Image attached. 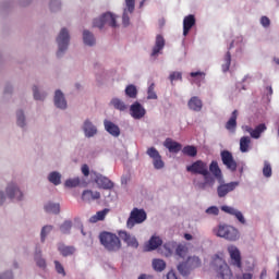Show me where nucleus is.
Listing matches in <instances>:
<instances>
[{
    "label": "nucleus",
    "instance_id": "nucleus-21",
    "mask_svg": "<svg viewBox=\"0 0 279 279\" xmlns=\"http://www.w3.org/2000/svg\"><path fill=\"white\" fill-rule=\"evenodd\" d=\"M162 49H165V37H162V35H157L155 46L153 47V51L150 53L151 58H155V56L160 53Z\"/></svg>",
    "mask_w": 279,
    "mask_h": 279
},
{
    "label": "nucleus",
    "instance_id": "nucleus-41",
    "mask_svg": "<svg viewBox=\"0 0 279 279\" xmlns=\"http://www.w3.org/2000/svg\"><path fill=\"white\" fill-rule=\"evenodd\" d=\"M112 106L116 108V110H120L121 112H123L124 110L128 109V106H125V102H123L121 99L119 98H113L111 100Z\"/></svg>",
    "mask_w": 279,
    "mask_h": 279
},
{
    "label": "nucleus",
    "instance_id": "nucleus-59",
    "mask_svg": "<svg viewBox=\"0 0 279 279\" xmlns=\"http://www.w3.org/2000/svg\"><path fill=\"white\" fill-rule=\"evenodd\" d=\"M190 75L192 77H201L202 80H204V77H206V73L201 72V71H198V72H191Z\"/></svg>",
    "mask_w": 279,
    "mask_h": 279
},
{
    "label": "nucleus",
    "instance_id": "nucleus-17",
    "mask_svg": "<svg viewBox=\"0 0 279 279\" xmlns=\"http://www.w3.org/2000/svg\"><path fill=\"white\" fill-rule=\"evenodd\" d=\"M187 108L193 112H202V108H204V101H202L197 96L191 97L187 101Z\"/></svg>",
    "mask_w": 279,
    "mask_h": 279
},
{
    "label": "nucleus",
    "instance_id": "nucleus-10",
    "mask_svg": "<svg viewBox=\"0 0 279 279\" xmlns=\"http://www.w3.org/2000/svg\"><path fill=\"white\" fill-rule=\"evenodd\" d=\"M119 238L128 245V247L138 248V240L136 236L130 234L128 231H119Z\"/></svg>",
    "mask_w": 279,
    "mask_h": 279
},
{
    "label": "nucleus",
    "instance_id": "nucleus-9",
    "mask_svg": "<svg viewBox=\"0 0 279 279\" xmlns=\"http://www.w3.org/2000/svg\"><path fill=\"white\" fill-rule=\"evenodd\" d=\"M147 156L153 159V165L155 169H163L165 168V161H162V156H160V153L156 147H149L146 151Z\"/></svg>",
    "mask_w": 279,
    "mask_h": 279
},
{
    "label": "nucleus",
    "instance_id": "nucleus-64",
    "mask_svg": "<svg viewBox=\"0 0 279 279\" xmlns=\"http://www.w3.org/2000/svg\"><path fill=\"white\" fill-rule=\"evenodd\" d=\"M3 202H5V195H3V192H0V206H2Z\"/></svg>",
    "mask_w": 279,
    "mask_h": 279
},
{
    "label": "nucleus",
    "instance_id": "nucleus-24",
    "mask_svg": "<svg viewBox=\"0 0 279 279\" xmlns=\"http://www.w3.org/2000/svg\"><path fill=\"white\" fill-rule=\"evenodd\" d=\"M82 199L83 202H95V199H101V193L85 190L82 193Z\"/></svg>",
    "mask_w": 279,
    "mask_h": 279
},
{
    "label": "nucleus",
    "instance_id": "nucleus-51",
    "mask_svg": "<svg viewBox=\"0 0 279 279\" xmlns=\"http://www.w3.org/2000/svg\"><path fill=\"white\" fill-rule=\"evenodd\" d=\"M155 85L154 83L148 87L147 92V99H158V95H156V92L154 90Z\"/></svg>",
    "mask_w": 279,
    "mask_h": 279
},
{
    "label": "nucleus",
    "instance_id": "nucleus-32",
    "mask_svg": "<svg viewBox=\"0 0 279 279\" xmlns=\"http://www.w3.org/2000/svg\"><path fill=\"white\" fill-rule=\"evenodd\" d=\"M153 269L162 272L167 269V263L163 259H153Z\"/></svg>",
    "mask_w": 279,
    "mask_h": 279
},
{
    "label": "nucleus",
    "instance_id": "nucleus-4",
    "mask_svg": "<svg viewBox=\"0 0 279 279\" xmlns=\"http://www.w3.org/2000/svg\"><path fill=\"white\" fill-rule=\"evenodd\" d=\"M213 268L214 271L219 279H232V270L230 266L223 260V258L219 257V255H215L213 259Z\"/></svg>",
    "mask_w": 279,
    "mask_h": 279
},
{
    "label": "nucleus",
    "instance_id": "nucleus-33",
    "mask_svg": "<svg viewBox=\"0 0 279 279\" xmlns=\"http://www.w3.org/2000/svg\"><path fill=\"white\" fill-rule=\"evenodd\" d=\"M187 254L189 247L186 246V244H177L175 256H179V258H186Z\"/></svg>",
    "mask_w": 279,
    "mask_h": 279
},
{
    "label": "nucleus",
    "instance_id": "nucleus-28",
    "mask_svg": "<svg viewBox=\"0 0 279 279\" xmlns=\"http://www.w3.org/2000/svg\"><path fill=\"white\" fill-rule=\"evenodd\" d=\"M250 145H252V138H250V136L240 138V151L242 154H247V151H250Z\"/></svg>",
    "mask_w": 279,
    "mask_h": 279
},
{
    "label": "nucleus",
    "instance_id": "nucleus-14",
    "mask_svg": "<svg viewBox=\"0 0 279 279\" xmlns=\"http://www.w3.org/2000/svg\"><path fill=\"white\" fill-rule=\"evenodd\" d=\"M130 112L133 119H143V117L147 114V111L144 109L143 105H141V102L138 101L134 102L131 106Z\"/></svg>",
    "mask_w": 279,
    "mask_h": 279
},
{
    "label": "nucleus",
    "instance_id": "nucleus-6",
    "mask_svg": "<svg viewBox=\"0 0 279 279\" xmlns=\"http://www.w3.org/2000/svg\"><path fill=\"white\" fill-rule=\"evenodd\" d=\"M104 25H109V27H117V16L114 14L107 12L99 19H95L93 22V27H98V29H104Z\"/></svg>",
    "mask_w": 279,
    "mask_h": 279
},
{
    "label": "nucleus",
    "instance_id": "nucleus-40",
    "mask_svg": "<svg viewBox=\"0 0 279 279\" xmlns=\"http://www.w3.org/2000/svg\"><path fill=\"white\" fill-rule=\"evenodd\" d=\"M46 213H52L53 215H58L60 213V204L48 203L45 206Z\"/></svg>",
    "mask_w": 279,
    "mask_h": 279
},
{
    "label": "nucleus",
    "instance_id": "nucleus-58",
    "mask_svg": "<svg viewBox=\"0 0 279 279\" xmlns=\"http://www.w3.org/2000/svg\"><path fill=\"white\" fill-rule=\"evenodd\" d=\"M82 173L83 175H85V178H88V175H90V168H88V165L82 166Z\"/></svg>",
    "mask_w": 279,
    "mask_h": 279
},
{
    "label": "nucleus",
    "instance_id": "nucleus-61",
    "mask_svg": "<svg viewBox=\"0 0 279 279\" xmlns=\"http://www.w3.org/2000/svg\"><path fill=\"white\" fill-rule=\"evenodd\" d=\"M167 279H178V275H175V271L170 270V271L167 274Z\"/></svg>",
    "mask_w": 279,
    "mask_h": 279
},
{
    "label": "nucleus",
    "instance_id": "nucleus-25",
    "mask_svg": "<svg viewBox=\"0 0 279 279\" xmlns=\"http://www.w3.org/2000/svg\"><path fill=\"white\" fill-rule=\"evenodd\" d=\"M239 118V111L234 110L231 114V118L226 123V130L229 132H236V119Z\"/></svg>",
    "mask_w": 279,
    "mask_h": 279
},
{
    "label": "nucleus",
    "instance_id": "nucleus-38",
    "mask_svg": "<svg viewBox=\"0 0 279 279\" xmlns=\"http://www.w3.org/2000/svg\"><path fill=\"white\" fill-rule=\"evenodd\" d=\"M49 182H51V184H54V186H58L59 184H61V180H62V175L59 172H51L48 177Z\"/></svg>",
    "mask_w": 279,
    "mask_h": 279
},
{
    "label": "nucleus",
    "instance_id": "nucleus-29",
    "mask_svg": "<svg viewBox=\"0 0 279 279\" xmlns=\"http://www.w3.org/2000/svg\"><path fill=\"white\" fill-rule=\"evenodd\" d=\"M108 213H110V210L108 208L97 211L96 215H94L89 218L90 223H97V221H104V219H106V215H108Z\"/></svg>",
    "mask_w": 279,
    "mask_h": 279
},
{
    "label": "nucleus",
    "instance_id": "nucleus-39",
    "mask_svg": "<svg viewBox=\"0 0 279 279\" xmlns=\"http://www.w3.org/2000/svg\"><path fill=\"white\" fill-rule=\"evenodd\" d=\"M223 62L222 71L223 73H228V71H230V64H232V54H230V51L226 53Z\"/></svg>",
    "mask_w": 279,
    "mask_h": 279
},
{
    "label": "nucleus",
    "instance_id": "nucleus-2",
    "mask_svg": "<svg viewBox=\"0 0 279 279\" xmlns=\"http://www.w3.org/2000/svg\"><path fill=\"white\" fill-rule=\"evenodd\" d=\"M99 241L107 252L116 253L122 247L121 238L108 231H104L99 234Z\"/></svg>",
    "mask_w": 279,
    "mask_h": 279
},
{
    "label": "nucleus",
    "instance_id": "nucleus-49",
    "mask_svg": "<svg viewBox=\"0 0 279 279\" xmlns=\"http://www.w3.org/2000/svg\"><path fill=\"white\" fill-rule=\"evenodd\" d=\"M16 117L17 125H20V128H25V113H23V111H17Z\"/></svg>",
    "mask_w": 279,
    "mask_h": 279
},
{
    "label": "nucleus",
    "instance_id": "nucleus-45",
    "mask_svg": "<svg viewBox=\"0 0 279 279\" xmlns=\"http://www.w3.org/2000/svg\"><path fill=\"white\" fill-rule=\"evenodd\" d=\"M80 183H81L80 178L68 179L65 181V186L68 189H75V186H80Z\"/></svg>",
    "mask_w": 279,
    "mask_h": 279
},
{
    "label": "nucleus",
    "instance_id": "nucleus-8",
    "mask_svg": "<svg viewBox=\"0 0 279 279\" xmlns=\"http://www.w3.org/2000/svg\"><path fill=\"white\" fill-rule=\"evenodd\" d=\"M220 158L222 160V163L229 171H232V173L236 171L238 163L236 160H234V156H232V153H230L229 150H222L220 153Z\"/></svg>",
    "mask_w": 279,
    "mask_h": 279
},
{
    "label": "nucleus",
    "instance_id": "nucleus-62",
    "mask_svg": "<svg viewBox=\"0 0 279 279\" xmlns=\"http://www.w3.org/2000/svg\"><path fill=\"white\" fill-rule=\"evenodd\" d=\"M254 278V275H252V272H245L242 275V279H252Z\"/></svg>",
    "mask_w": 279,
    "mask_h": 279
},
{
    "label": "nucleus",
    "instance_id": "nucleus-46",
    "mask_svg": "<svg viewBox=\"0 0 279 279\" xmlns=\"http://www.w3.org/2000/svg\"><path fill=\"white\" fill-rule=\"evenodd\" d=\"M72 226L73 223L70 220H65L60 227V231L62 232V234H69V232H71Z\"/></svg>",
    "mask_w": 279,
    "mask_h": 279
},
{
    "label": "nucleus",
    "instance_id": "nucleus-18",
    "mask_svg": "<svg viewBox=\"0 0 279 279\" xmlns=\"http://www.w3.org/2000/svg\"><path fill=\"white\" fill-rule=\"evenodd\" d=\"M163 146L170 151V154H178L182 150V144L171 138H166V141L163 142Z\"/></svg>",
    "mask_w": 279,
    "mask_h": 279
},
{
    "label": "nucleus",
    "instance_id": "nucleus-11",
    "mask_svg": "<svg viewBox=\"0 0 279 279\" xmlns=\"http://www.w3.org/2000/svg\"><path fill=\"white\" fill-rule=\"evenodd\" d=\"M124 1H125L126 9H124L123 11L122 23L124 27H128V25H130V15H128V12H130V14L134 12V9L136 8V0H124Z\"/></svg>",
    "mask_w": 279,
    "mask_h": 279
},
{
    "label": "nucleus",
    "instance_id": "nucleus-55",
    "mask_svg": "<svg viewBox=\"0 0 279 279\" xmlns=\"http://www.w3.org/2000/svg\"><path fill=\"white\" fill-rule=\"evenodd\" d=\"M207 215H219V208L217 206H211L206 209Z\"/></svg>",
    "mask_w": 279,
    "mask_h": 279
},
{
    "label": "nucleus",
    "instance_id": "nucleus-26",
    "mask_svg": "<svg viewBox=\"0 0 279 279\" xmlns=\"http://www.w3.org/2000/svg\"><path fill=\"white\" fill-rule=\"evenodd\" d=\"M105 130L111 134V136H120L121 134V129L117 124H114L111 121L105 120Z\"/></svg>",
    "mask_w": 279,
    "mask_h": 279
},
{
    "label": "nucleus",
    "instance_id": "nucleus-12",
    "mask_svg": "<svg viewBox=\"0 0 279 279\" xmlns=\"http://www.w3.org/2000/svg\"><path fill=\"white\" fill-rule=\"evenodd\" d=\"M228 252L231 258V265H234V267H238L241 269V251L234 245H231L228 247Z\"/></svg>",
    "mask_w": 279,
    "mask_h": 279
},
{
    "label": "nucleus",
    "instance_id": "nucleus-19",
    "mask_svg": "<svg viewBox=\"0 0 279 279\" xmlns=\"http://www.w3.org/2000/svg\"><path fill=\"white\" fill-rule=\"evenodd\" d=\"M209 171L217 181L223 182V173L221 172V168H219V162H217V160L210 162Z\"/></svg>",
    "mask_w": 279,
    "mask_h": 279
},
{
    "label": "nucleus",
    "instance_id": "nucleus-44",
    "mask_svg": "<svg viewBox=\"0 0 279 279\" xmlns=\"http://www.w3.org/2000/svg\"><path fill=\"white\" fill-rule=\"evenodd\" d=\"M271 163L269 161H264L263 175L264 178H271Z\"/></svg>",
    "mask_w": 279,
    "mask_h": 279
},
{
    "label": "nucleus",
    "instance_id": "nucleus-3",
    "mask_svg": "<svg viewBox=\"0 0 279 279\" xmlns=\"http://www.w3.org/2000/svg\"><path fill=\"white\" fill-rule=\"evenodd\" d=\"M214 233L216 236L226 239L227 241H239V239H241L239 230L230 225H219L214 229Z\"/></svg>",
    "mask_w": 279,
    "mask_h": 279
},
{
    "label": "nucleus",
    "instance_id": "nucleus-5",
    "mask_svg": "<svg viewBox=\"0 0 279 279\" xmlns=\"http://www.w3.org/2000/svg\"><path fill=\"white\" fill-rule=\"evenodd\" d=\"M146 220H147V213L145 211V209H140L135 207L132 209L126 220V228L129 230H132L134 226L143 223Z\"/></svg>",
    "mask_w": 279,
    "mask_h": 279
},
{
    "label": "nucleus",
    "instance_id": "nucleus-7",
    "mask_svg": "<svg viewBox=\"0 0 279 279\" xmlns=\"http://www.w3.org/2000/svg\"><path fill=\"white\" fill-rule=\"evenodd\" d=\"M71 40V36L69 35V31L66 28H62L59 33V36L57 37V44L59 47V50L57 51L58 58L69 49V43Z\"/></svg>",
    "mask_w": 279,
    "mask_h": 279
},
{
    "label": "nucleus",
    "instance_id": "nucleus-48",
    "mask_svg": "<svg viewBox=\"0 0 279 279\" xmlns=\"http://www.w3.org/2000/svg\"><path fill=\"white\" fill-rule=\"evenodd\" d=\"M51 230H53L52 226H45V227H43L41 233H40L41 243H45V239H47V234H49V232H51Z\"/></svg>",
    "mask_w": 279,
    "mask_h": 279
},
{
    "label": "nucleus",
    "instance_id": "nucleus-13",
    "mask_svg": "<svg viewBox=\"0 0 279 279\" xmlns=\"http://www.w3.org/2000/svg\"><path fill=\"white\" fill-rule=\"evenodd\" d=\"M239 186V182L221 183L217 187L218 197H226L228 193H232Z\"/></svg>",
    "mask_w": 279,
    "mask_h": 279
},
{
    "label": "nucleus",
    "instance_id": "nucleus-50",
    "mask_svg": "<svg viewBox=\"0 0 279 279\" xmlns=\"http://www.w3.org/2000/svg\"><path fill=\"white\" fill-rule=\"evenodd\" d=\"M169 80L171 83L178 82V80L182 82V72H172L169 76Z\"/></svg>",
    "mask_w": 279,
    "mask_h": 279
},
{
    "label": "nucleus",
    "instance_id": "nucleus-22",
    "mask_svg": "<svg viewBox=\"0 0 279 279\" xmlns=\"http://www.w3.org/2000/svg\"><path fill=\"white\" fill-rule=\"evenodd\" d=\"M54 106L61 110L66 108V99H64V94L60 89H57L54 93Z\"/></svg>",
    "mask_w": 279,
    "mask_h": 279
},
{
    "label": "nucleus",
    "instance_id": "nucleus-30",
    "mask_svg": "<svg viewBox=\"0 0 279 279\" xmlns=\"http://www.w3.org/2000/svg\"><path fill=\"white\" fill-rule=\"evenodd\" d=\"M177 247H178V242H174V241H170L163 244V250H166L165 256H172Z\"/></svg>",
    "mask_w": 279,
    "mask_h": 279
},
{
    "label": "nucleus",
    "instance_id": "nucleus-47",
    "mask_svg": "<svg viewBox=\"0 0 279 279\" xmlns=\"http://www.w3.org/2000/svg\"><path fill=\"white\" fill-rule=\"evenodd\" d=\"M40 251H36L35 253V260L37 263V266L38 267H41V268H46L47 267V262H45V259L43 257H40Z\"/></svg>",
    "mask_w": 279,
    "mask_h": 279
},
{
    "label": "nucleus",
    "instance_id": "nucleus-56",
    "mask_svg": "<svg viewBox=\"0 0 279 279\" xmlns=\"http://www.w3.org/2000/svg\"><path fill=\"white\" fill-rule=\"evenodd\" d=\"M260 25H263V27H269V25H271V20H269L267 16H262Z\"/></svg>",
    "mask_w": 279,
    "mask_h": 279
},
{
    "label": "nucleus",
    "instance_id": "nucleus-23",
    "mask_svg": "<svg viewBox=\"0 0 279 279\" xmlns=\"http://www.w3.org/2000/svg\"><path fill=\"white\" fill-rule=\"evenodd\" d=\"M160 245H162V239L158 235H153L146 245L147 252H154V250H158Z\"/></svg>",
    "mask_w": 279,
    "mask_h": 279
},
{
    "label": "nucleus",
    "instance_id": "nucleus-15",
    "mask_svg": "<svg viewBox=\"0 0 279 279\" xmlns=\"http://www.w3.org/2000/svg\"><path fill=\"white\" fill-rule=\"evenodd\" d=\"M96 184L99 189H104L105 191H110L111 189H114V183L110 181V179L98 174L95 179Z\"/></svg>",
    "mask_w": 279,
    "mask_h": 279
},
{
    "label": "nucleus",
    "instance_id": "nucleus-35",
    "mask_svg": "<svg viewBox=\"0 0 279 279\" xmlns=\"http://www.w3.org/2000/svg\"><path fill=\"white\" fill-rule=\"evenodd\" d=\"M83 40H84L85 45L93 47V45H95V35H93V33H90L89 31H84L83 32Z\"/></svg>",
    "mask_w": 279,
    "mask_h": 279
},
{
    "label": "nucleus",
    "instance_id": "nucleus-34",
    "mask_svg": "<svg viewBox=\"0 0 279 279\" xmlns=\"http://www.w3.org/2000/svg\"><path fill=\"white\" fill-rule=\"evenodd\" d=\"M267 130V125L265 123H262L257 125L255 129H253L251 133V138H260V134Z\"/></svg>",
    "mask_w": 279,
    "mask_h": 279
},
{
    "label": "nucleus",
    "instance_id": "nucleus-1",
    "mask_svg": "<svg viewBox=\"0 0 279 279\" xmlns=\"http://www.w3.org/2000/svg\"><path fill=\"white\" fill-rule=\"evenodd\" d=\"M186 171L194 175H203L204 181L196 184L197 189L201 191H206V189H213V186H215V177L210 175L206 161L196 160L186 167Z\"/></svg>",
    "mask_w": 279,
    "mask_h": 279
},
{
    "label": "nucleus",
    "instance_id": "nucleus-37",
    "mask_svg": "<svg viewBox=\"0 0 279 279\" xmlns=\"http://www.w3.org/2000/svg\"><path fill=\"white\" fill-rule=\"evenodd\" d=\"M182 154H184V156H190V158H195V156H197V147L187 145L183 147Z\"/></svg>",
    "mask_w": 279,
    "mask_h": 279
},
{
    "label": "nucleus",
    "instance_id": "nucleus-60",
    "mask_svg": "<svg viewBox=\"0 0 279 279\" xmlns=\"http://www.w3.org/2000/svg\"><path fill=\"white\" fill-rule=\"evenodd\" d=\"M12 271H7L3 275L0 276V279H13Z\"/></svg>",
    "mask_w": 279,
    "mask_h": 279
},
{
    "label": "nucleus",
    "instance_id": "nucleus-63",
    "mask_svg": "<svg viewBox=\"0 0 279 279\" xmlns=\"http://www.w3.org/2000/svg\"><path fill=\"white\" fill-rule=\"evenodd\" d=\"M259 278H260V279L267 278V269L264 268V269L262 270Z\"/></svg>",
    "mask_w": 279,
    "mask_h": 279
},
{
    "label": "nucleus",
    "instance_id": "nucleus-16",
    "mask_svg": "<svg viewBox=\"0 0 279 279\" xmlns=\"http://www.w3.org/2000/svg\"><path fill=\"white\" fill-rule=\"evenodd\" d=\"M7 195L10 197V199H17L19 202L23 199V192H21V190H19L14 183L8 185Z\"/></svg>",
    "mask_w": 279,
    "mask_h": 279
},
{
    "label": "nucleus",
    "instance_id": "nucleus-54",
    "mask_svg": "<svg viewBox=\"0 0 279 279\" xmlns=\"http://www.w3.org/2000/svg\"><path fill=\"white\" fill-rule=\"evenodd\" d=\"M33 93H34V99H36L37 101L45 99V95H40V93H38L37 86L33 87Z\"/></svg>",
    "mask_w": 279,
    "mask_h": 279
},
{
    "label": "nucleus",
    "instance_id": "nucleus-27",
    "mask_svg": "<svg viewBox=\"0 0 279 279\" xmlns=\"http://www.w3.org/2000/svg\"><path fill=\"white\" fill-rule=\"evenodd\" d=\"M83 130H84L85 136H87V138H90L95 134H97V128L95 125H93V122H90L89 120H86L84 122Z\"/></svg>",
    "mask_w": 279,
    "mask_h": 279
},
{
    "label": "nucleus",
    "instance_id": "nucleus-42",
    "mask_svg": "<svg viewBox=\"0 0 279 279\" xmlns=\"http://www.w3.org/2000/svg\"><path fill=\"white\" fill-rule=\"evenodd\" d=\"M125 95L131 99H136V95H138V90L134 85H128L125 88Z\"/></svg>",
    "mask_w": 279,
    "mask_h": 279
},
{
    "label": "nucleus",
    "instance_id": "nucleus-57",
    "mask_svg": "<svg viewBox=\"0 0 279 279\" xmlns=\"http://www.w3.org/2000/svg\"><path fill=\"white\" fill-rule=\"evenodd\" d=\"M233 217H235L240 223H245V217H243V213L238 210Z\"/></svg>",
    "mask_w": 279,
    "mask_h": 279
},
{
    "label": "nucleus",
    "instance_id": "nucleus-36",
    "mask_svg": "<svg viewBox=\"0 0 279 279\" xmlns=\"http://www.w3.org/2000/svg\"><path fill=\"white\" fill-rule=\"evenodd\" d=\"M187 265L190 269H197V267H202V259L197 256L189 257Z\"/></svg>",
    "mask_w": 279,
    "mask_h": 279
},
{
    "label": "nucleus",
    "instance_id": "nucleus-31",
    "mask_svg": "<svg viewBox=\"0 0 279 279\" xmlns=\"http://www.w3.org/2000/svg\"><path fill=\"white\" fill-rule=\"evenodd\" d=\"M58 250L62 256H73L75 254V247L73 246H66L64 244H60L58 246Z\"/></svg>",
    "mask_w": 279,
    "mask_h": 279
},
{
    "label": "nucleus",
    "instance_id": "nucleus-43",
    "mask_svg": "<svg viewBox=\"0 0 279 279\" xmlns=\"http://www.w3.org/2000/svg\"><path fill=\"white\" fill-rule=\"evenodd\" d=\"M178 271L181 274V276H186L189 274V270L191 269L189 267V259L186 262H182L177 266Z\"/></svg>",
    "mask_w": 279,
    "mask_h": 279
},
{
    "label": "nucleus",
    "instance_id": "nucleus-20",
    "mask_svg": "<svg viewBox=\"0 0 279 279\" xmlns=\"http://www.w3.org/2000/svg\"><path fill=\"white\" fill-rule=\"evenodd\" d=\"M195 25V15L190 14L183 19V36H189L191 28Z\"/></svg>",
    "mask_w": 279,
    "mask_h": 279
},
{
    "label": "nucleus",
    "instance_id": "nucleus-52",
    "mask_svg": "<svg viewBox=\"0 0 279 279\" xmlns=\"http://www.w3.org/2000/svg\"><path fill=\"white\" fill-rule=\"evenodd\" d=\"M54 267H56V271L58 274H60L61 276H66V271H64V266H62V264H60V262L54 260Z\"/></svg>",
    "mask_w": 279,
    "mask_h": 279
},
{
    "label": "nucleus",
    "instance_id": "nucleus-53",
    "mask_svg": "<svg viewBox=\"0 0 279 279\" xmlns=\"http://www.w3.org/2000/svg\"><path fill=\"white\" fill-rule=\"evenodd\" d=\"M221 210H223V213H227L228 215H233V217L239 211V210H236V209H234L233 207H230V206H222Z\"/></svg>",
    "mask_w": 279,
    "mask_h": 279
}]
</instances>
